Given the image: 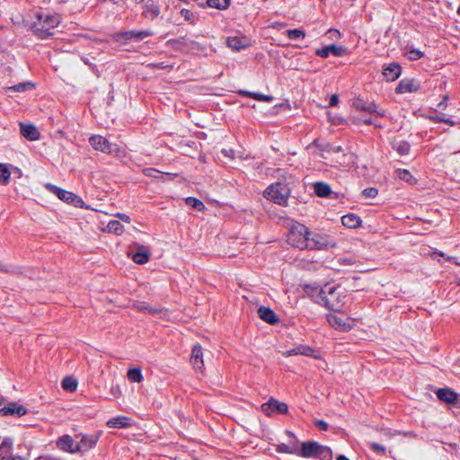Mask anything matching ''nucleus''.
Returning a JSON list of instances; mask_svg holds the SVG:
<instances>
[{"mask_svg": "<svg viewBox=\"0 0 460 460\" xmlns=\"http://www.w3.org/2000/svg\"><path fill=\"white\" fill-rule=\"evenodd\" d=\"M60 23L58 14L37 13L31 29L40 39H46L53 35V30Z\"/></svg>", "mask_w": 460, "mask_h": 460, "instance_id": "1", "label": "nucleus"}, {"mask_svg": "<svg viewBox=\"0 0 460 460\" xmlns=\"http://www.w3.org/2000/svg\"><path fill=\"white\" fill-rule=\"evenodd\" d=\"M311 232L303 224L295 222L289 227L288 242L300 250H307Z\"/></svg>", "mask_w": 460, "mask_h": 460, "instance_id": "2", "label": "nucleus"}, {"mask_svg": "<svg viewBox=\"0 0 460 460\" xmlns=\"http://www.w3.org/2000/svg\"><path fill=\"white\" fill-rule=\"evenodd\" d=\"M296 456L302 457H319L323 460L332 458V451L329 447L322 446L315 441H307L301 444Z\"/></svg>", "mask_w": 460, "mask_h": 460, "instance_id": "3", "label": "nucleus"}, {"mask_svg": "<svg viewBox=\"0 0 460 460\" xmlns=\"http://www.w3.org/2000/svg\"><path fill=\"white\" fill-rule=\"evenodd\" d=\"M337 290L338 288L335 287H329L320 292L321 301L332 311H340L344 305L345 296Z\"/></svg>", "mask_w": 460, "mask_h": 460, "instance_id": "4", "label": "nucleus"}, {"mask_svg": "<svg viewBox=\"0 0 460 460\" xmlns=\"http://www.w3.org/2000/svg\"><path fill=\"white\" fill-rule=\"evenodd\" d=\"M89 143L94 150L104 154H113L116 156H123L125 154L124 149L120 148L116 144L111 143L108 139L100 135L92 136L89 138Z\"/></svg>", "mask_w": 460, "mask_h": 460, "instance_id": "5", "label": "nucleus"}, {"mask_svg": "<svg viewBox=\"0 0 460 460\" xmlns=\"http://www.w3.org/2000/svg\"><path fill=\"white\" fill-rule=\"evenodd\" d=\"M263 195L267 199H270L281 206H287L289 196V190L286 185L276 182L270 185L264 190Z\"/></svg>", "mask_w": 460, "mask_h": 460, "instance_id": "6", "label": "nucleus"}, {"mask_svg": "<svg viewBox=\"0 0 460 460\" xmlns=\"http://www.w3.org/2000/svg\"><path fill=\"white\" fill-rule=\"evenodd\" d=\"M45 188L54 195H56L60 200L67 203L73 204L77 208L84 207V200L75 193L63 190L52 183H46Z\"/></svg>", "mask_w": 460, "mask_h": 460, "instance_id": "7", "label": "nucleus"}, {"mask_svg": "<svg viewBox=\"0 0 460 460\" xmlns=\"http://www.w3.org/2000/svg\"><path fill=\"white\" fill-rule=\"evenodd\" d=\"M336 245L337 243L333 236L316 233L309 235L307 250H329Z\"/></svg>", "mask_w": 460, "mask_h": 460, "instance_id": "8", "label": "nucleus"}, {"mask_svg": "<svg viewBox=\"0 0 460 460\" xmlns=\"http://www.w3.org/2000/svg\"><path fill=\"white\" fill-rule=\"evenodd\" d=\"M327 321L332 328L340 332H349L354 326L353 319L344 315L327 314Z\"/></svg>", "mask_w": 460, "mask_h": 460, "instance_id": "9", "label": "nucleus"}, {"mask_svg": "<svg viewBox=\"0 0 460 460\" xmlns=\"http://www.w3.org/2000/svg\"><path fill=\"white\" fill-rule=\"evenodd\" d=\"M152 34L150 31H127L116 32L112 37L115 41L127 44L132 40H143Z\"/></svg>", "mask_w": 460, "mask_h": 460, "instance_id": "10", "label": "nucleus"}, {"mask_svg": "<svg viewBox=\"0 0 460 460\" xmlns=\"http://www.w3.org/2000/svg\"><path fill=\"white\" fill-rule=\"evenodd\" d=\"M261 410L266 415L270 416L274 412L286 414L288 407L287 403L279 402L274 398H270L267 402L261 405Z\"/></svg>", "mask_w": 460, "mask_h": 460, "instance_id": "11", "label": "nucleus"}, {"mask_svg": "<svg viewBox=\"0 0 460 460\" xmlns=\"http://www.w3.org/2000/svg\"><path fill=\"white\" fill-rule=\"evenodd\" d=\"M353 106L355 109L361 111H367L370 114H376L377 116H381V117L385 116V111L378 110L377 106L375 102H365L362 99H356L353 102Z\"/></svg>", "mask_w": 460, "mask_h": 460, "instance_id": "12", "label": "nucleus"}, {"mask_svg": "<svg viewBox=\"0 0 460 460\" xmlns=\"http://www.w3.org/2000/svg\"><path fill=\"white\" fill-rule=\"evenodd\" d=\"M27 409L17 402H10L0 409V416H23L27 413Z\"/></svg>", "mask_w": 460, "mask_h": 460, "instance_id": "13", "label": "nucleus"}, {"mask_svg": "<svg viewBox=\"0 0 460 460\" xmlns=\"http://www.w3.org/2000/svg\"><path fill=\"white\" fill-rule=\"evenodd\" d=\"M190 361L195 369V371H203L204 361H203V349L199 344L193 346Z\"/></svg>", "mask_w": 460, "mask_h": 460, "instance_id": "14", "label": "nucleus"}, {"mask_svg": "<svg viewBox=\"0 0 460 460\" xmlns=\"http://www.w3.org/2000/svg\"><path fill=\"white\" fill-rule=\"evenodd\" d=\"M420 84L414 79H402L395 88L396 93H416L420 90Z\"/></svg>", "mask_w": 460, "mask_h": 460, "instance_id": "15", "label": "nucleus"}, {"mask_svg": "<svg viewBox=\"0 0 460 460\" xmlns=\"http://www.w3.org/2000/svg\"><path fill=\"white\" fill-rule=\"evenodd\" d=\"M57 447L60 450L72 454L79 452L77 443H75L74 439L69 435H64L61 438H59L58 440L57 441Z\"/></svg>", "mask_w": 460, "mask_h": 460, "instance_id": "16", "label": "nucleus"}, {"mask_svg": "<svg viewBox=\"0 0 460 460\" xmlns=\"http://www.w3.org/2000/svg\"><path fill=\"white\" fill-rule=\"evenodd\" d=\"M347 52V48L334 44L328 45L316 50V55L321 58H327L330 54L335 57H341Z\"/></svg>", "mask_w": 460, "mask_h": 460, "instance_id": "17", "label": "nucleus"}, {"mask_svg": "<svg viewBox=\"0 0 460 460\" xmlns=\"http://www.w3.org/2000/svg\"><path fill=\"white\" fill-rule=\"evenodd\" d=\"M227 46L234 50H241L252 45L251 40L246 36H233L227 38Z\"/></svg>", "mask_w": 460, "mask_h": 460, "instance_id": "18", "label": "nucleus"}, {"mask_svg": "<svg viewBox=\"0 0 460 460\" xmlns=\"http://www.w3.org/2000/svg\"><path fill=\"white\" fill-rule=\"evenodd\" d=\"M258 315L262 321L270 324H276L279 322V316L270 307L260 306Z\"/></svg>", "mask_w": 460, "mask_h": 460, "instance_id": "19", "label": "nucleus"}, {"mask_svg": "<svg viewBox=\"0 0 460 460\" xmlns=\"http://www.w3.org/2000/svg\"><path fill=\"white\" fill-rule=\"evenodd\" d=\"M136 252L132 255V260L137 264H145L149 261V249L142 244H136Z\"/></svg>", "mask_w": 460, "mask_h": 460, "instance_id": "20", "label": "nucleus"}, {"mask_svg": "<svg viewBox=\"0 0 460 460\" xmlns=\"http://www.w3.org/2000/svg\"><path fill=\"white\" fill-rule=\"evenodd\" d=\"M160 14V6L155 4L154 0H146L144 5L142 15L149 20H154Z\"/></svg>", "mask_w": 460, "mask_h": 460, "instance_id": "21", "label": "nucleus"}, {"mask_svg": "<svg viewBox=\"0 0 460 460\" xmlns=\"http://www.w3.org/2000/svg\"><path fill=\"white\" fill-rule=\"evenodd\" d=\"M21 134L23 137L34 141L40 138V132L32 124L20 123Z\"/></svg>", "mask_w": 460, "mask_h": 460, "instance_id": "22", "label": "nucleus"}, {"mask_svg": "<svg viewBox=\"0 0 460 460\" xmlns=\"http://www.w3.org/2000/svg\"><path fill=\"white\" fill-rule=\"evenodd\" d=\"M99 439V435L94 436H86L83 435L79 443H77V447L80 451H87L93 447H94Z\"/></svg>", "mask_w": 460, "mask_h": 460, "instance_id": "23", "label": "nucleus"}, {"mask_svg": "<svg viewBox=\"0 0 460 460\" xmlns=\"http://www.w3.org/2000/svg\"><path fill=\"white\" fill-rule=\"evenodd\" d=\"M402 72V68L399 64L392 63L385 68H384L383 75L387 81H394L396 80Z\"/></svg>", "mask_w": 460, "mask_h": 460, "instance_id": "24", "label": "nucleus"}, {"mask_svg": "<svg viewBox=\"0 0 460 460\" xmlns=\"http://www.w3.org/2000/svg\"><path fill=\"white\" fill-rule=\"evenodd\" d=\"M131 424V419L127 416H117L109 420L106 425L109 428L123 429L128 428Z\"/></svg>", "mask_w": 460, "mask_h": 460, "instance_id": "25", "label": "nucleus"}, {"mask_svg": "<svg viewBox=\"0 0 460 460\" xmlns=\"http://www.w3.org/2000/svg\"><path fill=\"white\" fill-rule=\"evenodd\" d=\"M438 398L447 403H452L456 400L457 394L449 388H439L436 392Z\"/></svg>", "mask_w": 460, "mask_h": 460, "instance_id": "26", "label": "nucleus"}, {"mask_svg": "<svg viewBox=\"0 0 460 460\" xmlns=\"http://www.w3.org/2000/svg\"><path fill=\"white\" fill-rule=\"evenodd\" d=\"M361 218L356 214H347L341 217V223L345 227L357 228L361 225Z\"/></svg>", "mask_w": 460, "mask_h": 460, "instance_id": "27", "label": "nucleus"}, {"mask_svg": "<svg viewBox=\"0 0 460 460\" xmlns=\"http://www.w3.org/2000/svg\"><path fill=\"white\" fill-rule=\"evenodd\" d=\"M314 190L318 197L325 198L331 194L330 186L323 181H318L314 184Z\"/></svg>", "mask_w": 460, "mask_h": 460, "instance_id": "28", "label": "nucleus"}, {"mask_svg": "<svg viewBox=\"0 0 460 460\" xmlns=\"http://www.w3.org/2000/svg\"><path fill=\"white\" fill-rule=\"evenodd\" d=\"M106 230L109 233L115 234L117 235H121L124 232V226L118 220H111L108 223L106 226Z\"/></svg>", "mask_w": 460, "mask_h": 460, "instance_id": "29", "label": "nucleus"}, {"mask_svg": "<svg viewBox=\"0 0 460 460\" xmlns=\"http://www.w3.org/2000/svg\"><path fill=\"white\" fill-rule=\"evenodd\" d=\"M133 308L138 312L148 313L150 314H156L161 312L160 309L151 307L144 302H137L134 304Z\"/></svg>", "mask_w": 460, "mask_h": 460, "instance_id": "30", "label": "nucleus"}, {"mask_svg": "<svg viewBox=\"0 0 460 460\" xmlns=\"http://www.w3.org/2000/svg\"><path fill=\"white\" fill-rule=\"evenodd\" d=\"M277 451L279 453L296 455L298 453V447H297L296 443H294L292 445H287V444L281 443V444L278 445Z\"/></svg>", "mask_w": 460, "mask_h": 460, "instance_id": "31", "label": "nucleus"}, {"mask_svg": "<svg viewBox=\"0 0 460 460\" xmlns=\"http://www.w3.org/2000/svg\"><path fill=\"white\" fill-rule=\"evenodd\" d=\"M127 376L131 382L140 383L143 381V375L139 367L128 369Z\"/></svg>", "mask_w": 460, "mask_h": 460, "instance_id": "32", "label": "nucleus"}, {"mask_svg": "<svg viewBox=\"0 0 460 460\" xmlns=\"http://www.w3.org/2000/svg\"><path fill=\"white\" fill-rule=\"evenodd\" d=\"M34 88V84L31 82H24L20 83L18 84L9 86L6 88V91H13V92H26Z\"/></svg>", "mask_w": 460, "mask_h": 460, "instance_id": "33", "label": "nucleus"}, {"mask_svg": "<svg viewBox=\"0 0 460 460\" xmlns=\"http://www.w3.org/2000/svg\"><path fill=\"white\" fill-rule=\"evenodd\" d=\"M240 93L243 96L252 97L253 99H255L257 101H261V102H270L273 100V97L271 95H265L262 93H250V92H246V91H242V92H240Z\"/></svg>", "mask_w": 460, "mask_h": 460, "instance_id": "34", "label": "nucleus"}, {"mask_svg": "<svg viewBox=\"0 0 460 460\" xmlns=\"http://www.w3.org/2000/svg\"><path fill=\"white\" fill-rule=\"evenodd\" d=\"M61 385L64 390L74 392L76 390L77 381L71 376H66L62 380Z\"/></svg>", "mask_w": 460, "mask_h": 460, "instance_id": "35", "label": "nucleus"}, {"mask_svg": "<svg viewBox=\"0 0 460 460\" xmlns=\"http://www.w3.org/2000/svg\"><path fill=\"white\" fill-rule=\"evenodd\" d=\"M11 172L4 164H0V184L6 185L9 182Z\"/></svg>", "mask_w": 460, "mask_h": 460, "instance_id": "36", "label": "nucleus"}, {"mask_svg": "<svg viewBox=\"0 0 460 460\" xmlns=\"http://www.w3.org/2000/svg\"><path fill=\"white\" fill-rule=\"evenodd\" d=\"M207 4L211 8L224 10L229 6L230 0H208Z\"/></svg>", "mask_w": 460, "mask_h": 460, "instance_id": "37", "label": "nucleus"}, {"mask_svg": "<svg viewBox=\"0 0 460 460\" xmlns=\"http://www.w3.org/2000/svg\"><path fill=\"white\" fill-rule=\"evenodd\" d=\"M185 203L188 206H190L199 211H202L205 208L203 202L196 198H193V197L187 198L185 200Z\"/></svg>", "mask_w": 460, "mask_h": 460, "instance_id": "38", "label": "nucleus"}, {"mask_svg": "<svg viewBox=\"0 0 460 460\" xmlns=\"http://www.w3.org/2000/svg\"><path fill=\"white\" fill-rule=\"evenodd\" d=\"M301 355L312 357L316 359L321 358L320 354H318L314 348L307 345H301Z\"/></svg>", "mask_w": 460, "mask_h": 460, "instance_id": "39", "label": "nucleus"}, {"mask_svg": "<svg viewBox=\"0 0 460 460\" xmlns=\"http://www.w3.org/2000/svg\"><path fill=\"white\" fill-rule=\"evenodd\" d=\"M396 174L399 179L406 182H411L414 180L411 172L406 169H398Z\"/></svg>", "mask_w": 460, "mask_h": 460, "instance_id": "40", "label": "nucleus"}, {"mask_svg": "<svg viewBox=\"0 0 460 460\" xmlns=\"http://www.w3.org/2000/svg\"><path fill=\"white\" fill-rule=\"evenodd\" d=\"M395 149L402 155H407L410 151V145L405 141H400L395 144Z\"/></svg>", "mask_w": 460, "mask_h": 460, "instance_id": "41", "label": "nucleus"}, {"mask_svg": "<svg viewBox=\"0 0 460 460\" xmlns=\"http://www.w3.org/2000/svg\"><path fill=\"white\" fill-rule=\"evenodd\" d=\"M286 33L290 40H298L300 38H305V32L299 29L288 30Z\"/></svg>", "mask_w": 460, "mask_h": 460, "instance_id": "42", "label": "nucleus"}, {"mask_svg": "<svg viewBox=\"0 0 460 460\" xmlns=\"http://www.w3.org/2000/svg\"><path fill=\"white\" fill-rule=\"evenodd\" d=\"M181 15L184 18L185 21H188L192 24L195 23V15L191 11L188 9H181Z\"/></svg>", "mask_w": 460, "mask_h": 460, "instance_id": "43", "label": "nucleus"}, {"mask_svg": "<svg viewBox=\"0 0 460 460\" xmlns=\"http://www.w3.org/2000/svg\"><path fill=\"white\" fill-rule=\"evenodd\" d=\"M369 446H370V448L373 451H375L376 454L381 455V456H384L385 454V447H383L382 445L376 443V442H371L369 444Z\"/></svg>", "mask_w": 460, "mask_h": 460, "instance_id": "44", "label": "nucleus"}, {"mask_svg": "<svg viewBox=\"0 0 460 460\" xmlns=\"http://www.w3.org/2000/svg\"><path fill=\"white\" fill-rule=\"evenodd\" d=\"M13 448V440L9 438H5L0 445V451L6 449V453H11Z\"/></svg>", "mask_w": 460, "mask_h": 460, "instance_id": "45", "label": "nucleus"}, {"mask_svg": "<svg viewBox=\"0 0 460 460\" xmlns=\"http://www.w3.org/2000/svg\"><path fill=\"white\" fill-rule=\"evenodd\" d=\"M432 119L436 122H444L450 126L456 125L455 121H453L451 119L446 118L445 115H438L436 117H433Z\"/></svg>", "mask_w": 460, "mask_h": 460, "instance_id": "46", "label": "nucleus"}, {"mask_svg": "<svg viewBox=\"0 0 460 460\" xmlns=\"http://www.w3.org/2000/svg\"><path fill=\"white\" fill-rule=\"evenodd\" d=\"M378 191L376 188H367L362 191V194L365 198H375L377 195Z\"/></svg>", "mask_w": 460, "mask_h": 460, "instance_id": "47", "label": "nucleus"}, {"mask_svg": "<svg viewBox=\"0 0 460 460\" xmlns=\"http://www.w3.org/2000/svg\"><path fill=\"white\" fill-rule=\"evenodd\" d=\"M282 355L286 358L291 357L294 355H301V345H298L294 349H291L289 350L283 352Z\"/></svg>", "mask_w": 460, "mask_h": 460, "instance_id": "48", "label": "nucleus"}, {"mask_svg": "<svg viewBox=\"0 0 460 460\" xmlns=\"http://www.w3.org/2000/svg\"><path fill=\"white\" fill-rule=\"evenodd\" d=\"M408 57L411 60H418L422 57V52L419 49H411L409 51Z\"/></svg>", "mask_w": 460, "mask_h": 460, "instance_id": "49", "label": "nucleus"}, {"mask_svg": "<svg viewBox=\"0 0 460 460\" xmlns=\"http://www.w3.org/2000/svg\"><path fill=\"white\" fill-rule=\"evenodd\" d=\"M314 426L317 427L320 430H327L328 429V423L322 420H317L314 422Z\"/></svg>", "mask_w": 460, "mask_h": 460, "instance_id": "50", "label": "nucleus"}, {"mask_svg": "<svg viewBox=\"0 0 460 460\" xmlns=\"http://www.w3.org/2000/svg\"><path fill=\"white\" fill-rule=\"evenodd\" d=\"M115 217H118V218H119V219H120V220H122L123 222L128 223V224H129V223H130V221H131V220H130V217H129L128 215L123 214V213H117V214L115 215Z\"/></svg>", "mask_w": 460, "mask_h": 460, "instance_id": "51", "label": "nucleus"}, {"mask_svg": "<svg viewBox=\"0 0 460 460\" xmlns=\"http://www.w3.org/2000/svg\"><path fill=\"white\" fill-rule=\"evenodd\" d=\"M11 453H6V449H2L0 451V458L3 460H14L13 458H10Z\"/></svg>", "mask_w": 460, "mask_h": 460, "instance_id": "52", "label": "nucleus"}, {"mask_svg": "<svg viewBox=\"0 0 460 460\" xmlns=\"http://www.w3.org/2000/svg\"><path fill=\"white\" fill-rule=\"evenodd\" d=\"M111 392L115 397H119L121 394L120 388L119 386L111 387Z\"/></svg>", "mask_w": 460, "mask_h": 460, "instance_id": "53", "label": "nucleus"}, {"mask_svg": "<svg viewBox=\"0 0 460 460\" xmlns=\"http://www.w3.org/2000/svg\"><path fill=\"white\" fill-rule=\"evenodd\" d=\"M338 102H339L338 95H336V94L332 95L331 99H330V106L337 105Z\"/></svg>", "mask_w": 460, "mask_h": 460, "instance_id": "54", "label": "nucleus"}, {"mask_svg": "<svg viewBox=\"0 0 460 460\" xmlns=\"http://www.w3.org/2000/svg\"><path fill=\"white\" fill-rule=\"evenodd\" d=\"M447 99V95H445V96L443 97V101H442V102H440L438 103V108H440V109L444 110V109L447 107V102H446Z\"/></svg>", "mask_w": 460, "mask_h": 460, "instance_id": "55", "label": "nucleus"}, {"mask_svg": "<svg viewBox=\"0 0 460 460\" xmlns=\"http://www.w3.org/2000/svg\"><path fill=\"white\" fill-rule=\"evenodd\" d=\"M150 66H153L159 69H164V68L168 67V65H164V63L151 64Z\"/></svg>", "mask_w": 460, "mask_h": 460, "instance_id": "56", "label": "nucleus"}, {"mask_svg": "<svg viewBox=\"0 0 460 460\" xmlns=\"http://www.w3.org/2000/svg\"><path fill=\"white\" fill-rule=\"evenodd\" d=\"M330 150L333 151L334 153H338L341 150V146H334V147L330 146Z\"/></svg>", "mask_w": 460, "mask_h": 460, "instance_id": "57", "label": "nucleus"}, {"mask_svg": "<svg viewBox=\"0 0 460 460\" xmlns=\"http://www.w3.org/2000/svg\"><path fill=\"white\" fill-rule=\"evenodd\" d=\"M364 124L370 125L373 123L371 119H366L363 120Z\"/></svg>", "mask_w": 460, "mask_h": 460, "instance_id": "58", "label": "nucleus"}, {"mask_svg": "<svg viewBox=\"0 0 460 460\" xmlns=\"http://www.w3.org/2000/svg\"><path fill=\"white\" fill-rule=\"evenodd\" d=\"M337 460H349V459L347 458L345 456H339Z\"/></svg>", "mask_w": 460, "mask_h": 460, "instance_id": "59", "label": "nucleus"}, {"mask_svg": "<svg viewBox=\"0 0 460 460\" xmlns=\"http://www.w3.org/2000/svg\"><path fill=\"white\" fill-rule=\"evenodd\" d=\"M433 254H438V255H439L441 257L445 256V254L442 252H434Z\"/></svg>", "mask_w": 460, "mask_h": 460, "instance_id": "60", "label": "nucleus"}, {"mask_svg": "<svg viewBox=\"0 0 460 460\" xmlns=\"http://www.w3.org/2000/svg\"><path fill=\"white\" fill-rule=\"evenodd\" d=\"M287 434H288V436H290V437H294V434H293L292 432H290V431H287Z\"/></svg>", "mask_w": 460, "mask_h": 460, "instance_id": "61", "label": "nucleus"}, {"mask_svg": "<svg viewBox=\"0 0 460 460\" xmlns=\"http://www.w3.org/2000/svg\"><path fill=\"white\" fill-rule=\"evenodd\" d=\"M456 13L458 15H460V5L457 7Z\"/></svg>", "mask_w": 460, "mask_h": 460, "instance_id": "62", "label": "nucleus"}, {"mask_svg": "<svg viewBox=\"0 0 460 460\" xmlns=\"http://www.w3.org/2000/svg\"><path fill=\"white\" fill-rule=\"evenodd\" d=\"M447 260L451 261H454V258L453 257H447Z\"/></svg>", "mask_w": 460, "mask_h": 460, "instance_id": "63", "label": "nucleus"}, {"mask_svg": "<svg viewBox=\"0 0 460 460\" xmlns=\"http://www.w3.org/2000/svg\"><path fill=\"white\" fill-rule=\"evenodd\" d=\"M114 4H117L118 1L117 0H111Z\"/></svg>", "mask_w": 460, "mask_h": 460, "instance_id": "64", "label": "nucleus"}]
</instances>
